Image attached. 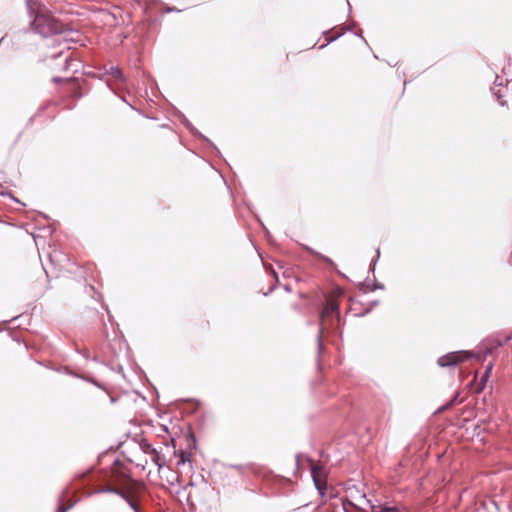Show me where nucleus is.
Segmentation results:
<instances>
[{
	"instance_id": "1a4fd4ad",
	"label": "nucleus",
	"mask_w": 512,
	"mask_h": 512,
	"mask_svg": "<svg viewBox=\"0 0 512 512\" xmlns=\"http://www.w3.org/2000/svg\"><path fill=\"white\" fill-rule=\"evenodd\" d=\"M110 73L115 79H123L122 71L118 67H111Z\"/></svg>"
},
{
	"instance_id": "7ed1b4c3",
	"label": "nucleus",
	"mask_w": 512,
	"mask_h": 512,
	"mask_svg": "<svg viewBox=\"0 0 512 512\" xmlns=\"http://www.w3.org/2000/svg\"><path fill=\"white\" fill-rule=\"evenodd\" d=\"M470 357H472V353L468 351H456L441 356L437 362L441 367H451L466 361Z\"/></svg>"
},
{
	"instance_id": "39448f33",
	"label": "nucleus",
	"mask_w": 512,
	"mask_h": 512,
	"mask_svg": "<svg viewBox=\"0 0 512 512\" xmlns=\"http://www.w3.org/2000/svg\"><path fill=\"white\" fill-rule=\"evenodd\" d=\"M312 476H313L315 485L318 489H321L323 486H325V481L322 478V470L320 467L313 466Z\"/></svg>"
},
{
	"instance_id": "423d86ee",
	"label": "nucleus",
	"mask_w": 512,
	"mask_h": 512,
	"mask_svg": "<svg viewBox=\"0 0 512 512\" xmlns=\"http://www.w3.org/2000/svg\"><path fill=\"white\" fill-rule=\"evenodd\" d=\"M492 368H493V365L492 364H489L485 370V373L484 375L482 376L481 378V381L478 385V387L476 388V393H481L485 387V384L487 382V379L492 371Z\"/></svg>"
},
{
	"instance_id": "f257e3e1",
	"label": "nucleus",
	"mask_w": 512,
	"mask_h": 512,
	"mask_svg": "<svg viewBox=\"0 0 512 512\" xmlns=\"http://www.w3.org/2000/svg\"><path fill=\"white\" fill-rule=\"evenodd\" d=\"M343 295L340 288L334 289L326 296V303L321 312L320 317V331L321 333L326 329L333 320V314L339 316V298Z\"/></svg>"
},
{
	"instance_id": "f8f14e48",
	"label": "nucleus",
	"mask_w": 512,
	"mask_h": 512,
	"mask_svg": "<svg viewBox=\"0 0 512 512\" xmlns=\"http://www.w3.org/2000/svg\"><path fill=\"white\" fill-rule=\"evenodd\" d=\"M75 95H76V97H80V96H81V94H80V92H79V91H78V92H75Z\"/></svg>"
},
{
	"instance_id": "f03ea898",
	"label": "nucleus",
	"mask_w": 512,
	"mask_h": 512,
	"mask_svg": "<svg viewBox=\"0 0 512 512\" xmlns=\"http://www.w3.org/2000/svg\"><path fill=\"white\" fill-rule=\"evenodd\" d=\"M31 26L37 33L44 37L61 31L59 24L52 16L40 12L36 14Z\"/></svg>"
},
{
	"instance_id": "9d476101",
	"label": "nucleus",
	"mask_w": 512,
	"mask_h": 512,
	"mask_svg": "<svg viewBox=\"0 0 512 512\" xmlns=\"http://www.w3.org/2000/svg\"><path fill=\"white\" fill-rule=\"evenodd\" d=\"M72 505H68V506H64L63 504H61L59 507H58V510L57 512H66L68 509L71 508Z\"/></svg>"
},
{
	"instance_id": "9b49d317",
	"label": "nucleus",
	"mask_w": 512,
	"mask_h": 512,
	"mask_svg": "<svg viewBox=\"0 0 512 512\" xmlns=\"http://www.w3.org/2000/svg\"><path fill=\"white\" fill-rule=\"evenodd\" d=\"M129 504L137 512V507H136L134 501L133 500H129Z\"/></svg>"
},
{
	"instance_id": "0eeeda50",
	"label": "nucleus",
	"mask_w": 512,
	"mask_h": 512,
	"mask_svg": "<svg viewBox=\"0 0 512 512\" xmlns=\"http://www.w3.org/2000/svg\"><path fill=\"white\" fill-rule=\"evenodd\" d=\"M373 512H400L397 507L378 506L373 507Z\"/></svg>"
},
{
	"instance_id": "6e6552de",
	"label": "nucleus",
	"mask_w": 512,
	"mask_h": 512,
	"mask_svg": "<svg viewBox=\"0 0 512 512\" xmlns=\"http://www.w3.org/2000/svg\"><path fill=\"white\" fill-rule=\"evenodd\" d=\"M191 454L185 451H181L179 454V461L178 464H184L187 461H190Z\"/></svg>"
},
{
	"instance_id": "20e7f679",
	"label": "nucleus",
	"mask_w": 512,
	"mask_h": 512,
	"mask_svg": "<svg viewBox=\"0 0 512 512\" xmlns=\"http://www.w3.org/2000/svg\"><path fill=\"white\" fill-rule=\"evenodd\" d=\"M141 448L144 451V453L150 455L151 461L155 465H157L159 468H161L163 466L159 452L155 448H153L149 443L143 442L141 444Z\"/></svg>"
}]
</instances>
